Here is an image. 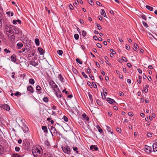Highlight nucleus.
Segmentation results:
<instances>
[{
	"label": "nucleus",
	"instance_id": "1",
	"mask_svg": "<svg viewBox=\"0 0 157 157\" xmlns=\"http://www.w3.org/2000/svg\"><path fill=\"white\" fill-rule=\"evenodd\" d=\"M32 151L34 157H40V156H39V155L36 154V153H38L39 154H41V151L38 148L36 147H34L33 148H32Z\"/></svg>",
	"mask_w": 157,
	"mask_h": 157
},
{
	"label": "nucleus",
	"instance_id": "2",
	"mask_svg": "<svg viewBox=\"0 0 157 157\" xmlns=\"http://www.w3.org/2000/svg\"><path fill=\"white\" fill-rule=\"evenodd\" d=\"M62 148L63 151L65 153L69 154L71 153L70 148L67 145H66L65 147L62 146Z\"/></svg>",
	"mask_w": 157,
	"mask_h": 157
},
{
	"label": "nucleus",
	"instance_id": "3",
	"mask_svg": "<svg viewBox=\"0 0 157 157\" xmlns=\"http://www.w3.org/2000/svg\"><path fill=\"white\" fill-rule=\"evenodd\" d=\"M48 128L50 130L52 136H53L52 134L53 133L54 134L58 133V132L57 131L56 128L54 127L51 126H49L48 127Z\"/></svg>",
	"mask_w": 157,
	"mask_h": 157
},
{
	"label": "nucleus",
	"instance_id": "4",
	"mask_svg": "<svg viewBox=\"0 0 157 157\" xmlns=\"http://www.w3.org/2000/svg\"><path fill=\"white\" fill-rule=\"evenodd\" d=\"M0 107L8 111H9L10 109V108L9 106L8 105L6 104H0Z\"/></svg>",
	"mask_w": 157,
	"mask_h": 157
},
{
	"label": "nucleus",
	"instance_id": "5",
	"mask_svg": "<svg viewBox=\"0 0 157 157\" xmlns=\"http://www.w3.org/2000/svg\"><path fill=\"white\" fill-rule=\"evenodd\" d=\"M144 151L147 153H150L151 152L152 148L151 147L145 145L144 147Z\"/></svg>",
	"mask_w": 157,
	"mask_h": 157
},
{
	"label": "nucleus",
	"instance_id": "6",
	"mask_svg": "<svg viewBox=\"0 0 157 157\" xmlns=\"http://www.w3.org/2000/svg\"><path fill=\"white\" fill-rule=\"evenodd\" d=\"M106 101L108 102V103L111 104L117 103L116 101L114 99L109 98H107L106 99Z\"/></svg>",
	"mask_w": 157,
	"mask_h": 157
},
{
	"label": "nucleus",
	"instance_id": "7",
	"mask_svg": "<svg viewBox=\"0 0 157 157\" xmlns=\"http://www.w3.org/2000/svg\"><path fill=\"white\" fill-rule=\"evenodd\" d=\"M14 31L13 32L15 34H18L20 35H21V34H22V32L20 30V29L18 28H17L16 27L15 28V29H13Z\"/></svg>",
	"mask_w": 157,
	"mask_h": 157
},
{
	"label": "nucleus",
	"instance_id": "8",
	"mask_svg": "<svg viewBox=\"0 0 157 157\" xmlns=\"http://www.w3.org/2000/svg\"><path fill=\"white\" fill-rule=\"evenodd\" d=\"M28 91L30 92V93L33 94L34 92V89L33 86L31 85L27 87Z\"/></svg>",
	"mask_w": 157,
	"mask_h": 157
},
{
	"label": "nucleus",
	"instance_id": "9",
	"mask_svg": "<svg viewBox=\"0 0 157 157\" xmlns=\"http://www.w3.org/2000/svg\"><path fill=\"white\" fill-rule=\"evenodd\" d=\"M22 128L24 133H26L29 131L28 127L25 125H24L23 127Z\"/></svg>",
	"mask_w": 157,
	"mask_h": 157
},
{
	"label": "nucleus",
	"instance_id": "10",
	"mask_svg": "<svg viewBox=\"0 0 157 157\" xmlns=\"http://www.w3.org/2000/svg\"><path fill=\"white\" fill-rule=\"evenodd\" d=\"M55 93V94L57 97L62 98V97H63H63V96H62V94L60 90L59 91Z\"/></svg>",
	"mask_w": 157,
	"mask_h": 157
},
{
	"label": "nucleus",
	"instance_id": "11",
	"mask_svg": "<svg viewBox=\"0 0 157 157\" xmlns=\"http://www.w3.org/2000/svg\"><path fill=\"white\" fill-rule=\"evenodd\" d=\"M10 58L11 60L13 62H16L17 61L16 56L15 54L13 55Z\"/></svg>",
	"mask_w": 157,
	"mask_h": 157
},
{
	"label": "nucleus",
	"instance_id": "12",
	"mask_svg": "<svg viewBox=\"0 0 157 157\" xmlns=\"http://www.w3.org/2000/svg\"><path fill=\"white\" fill-rule=\"evenodd\" d=\"M49 84L52 87V88L53 87H55V86L57 85L53 81H50L49 82Z\"/></svg>",
	"mask_w": 157,
	"mask_h": 157
},
{
	"label": "nucleus",
	"instance_id": "13",
	"mask_svg": "<svg viewBox=\"0 0 157 157\" xmlns=\"http://www.w3.org/2000/svg\"><path fill=\"white\" fill-rule=\"evenodd\" d=\"M36 89L38 91V94H41L42 93V92L41 91V88L40 86L39 85H37L36 86Z\"/></svg>",
	"mask_w": 157,
	"mask_h": 157
},
{
	"label": "nucleus",
	"instance_id": "14",
	"mask_svg": "<svg viewBox=\"0 0 157 157\" xmlns=\"http://www.w3.org/2000/svg\"><path fill=\"white\" fill-rule=\"evenodd\" d=\"M38 50L40 55H44V52L43 49L41 48H38Z\"/></svg>",
	"mask_w": 157,
	"mask_h": 157
},
{
	"label": "nucleus",
	"instance_id": "15",
	"mask_svg": "<svg viewBox=\"0 0 157 157\" xmlns=\"http://www.w3.org/2000/svg\"><path fill=\"white\" fill-rule=\"evenodd\" d=\"M90 149L95 151H97L98 150V148L97 147H96L94 145H91L90 147Z\"/></svg>",
	"mask_w": 157,
	"mask_h": 157
},
{
	"label": "nucleus",
	"instance_id": "16",
	"mask_svg": "<svg viewBox=\"0 0 157 157\" xmlns=\"http://www.w3.org/2000/svg\"><path fill=\"white\" fill-rule=\"evenodd\" d=\"M153 151L156 152L157 151V145L156 144L154 143L152 145Z\"/></svg>",
	"mask_w": 157,
	"mask_h": 157
},
{
	"label": "nucleus",
	"instance_id": "17",
	"mask_svg": "<svg viewBox=\"0 0 157 157\" xmlns=\"http://www.w3.org/2000/svg\"><path fill=\"white\" fill-rule=\"evenodd\" d=\"M29 63L30 64L32 65L34 67H36V66H37L38 64V63L34 62L33 61H30Z\"/></svg>",
	"mask_w": 157,
	"mask_h": 157
},
{
	"label": "nucleus",
	"instance_id": "18",
	"mask_svg": "<svg viewBox=\"0 0 157 157\" xmlns=\"http://www.w3.org/2000/svg\"><path fill=\"white\" fill-rule=\"evenodd\" d=\"M139 17H141L142 18L144 19L146 21H147V19L146 16L144 14L142 13H140L139 14Z\"/></svg>",
	"mask_w": 157,
	"mask_h": 157
},
{
	"label": "nucleus",
	"instance_id": "19",
	"mask_svg": "<svg viewBox=\"0 0 157 157\" xmlns=\"http://www.w3.org/2000/svg\"><path fill=\"white\" fill-rule=\"evenodd\" d=\"M42 129L44 131V133H48V129L47 127L46 126H43L41 127Z\"/></svg>",
	"mask_w": 157,
	"mask_h": 157
},
{
	"label": "nucleus",
	"instance_id": "20",
	"mask_svg": "<svg viewBox=\"0 0 157 157\" xmlns=\"http://www.w3.org/2000/svg\"><path fill=\"white\" fill-rule=\"evenodd\" d=\"M101 14L103 16L105 17H106L107 18V17L106 16L104 10L103 9L101 10Z\"/></svg>",
	"mask_w": 157,
	"mask_h": 157
},
{
	"label": "nucleus",
	"instance_id": "21",
	"mask_svg": "<svg viewBox=\"0 0 157 157\" xmlns=\"http://www.w3.org/2000/svg\"><path fill=\"white\" fill-rule=\"evenodd\" d=\"M17 48L18 49H21L23 46V44L22 43H18L16 44Z\"/></svg>",
	"mask_w": 157,
	"mask_h": 157
},
{
	"label": "nucleus",
	"instance_id": "22",
	"mask_svg": "<svg viewBox=\"0 0 157 157\" xmlns=\"http://www.w3.org/2000/svg\"><path fill=\"white\" fill-rule=\"evenodd\" d=\"M82 116L83 118H84V119H86V120L87 121H88L89 120V118L87 116L86 114L85 113H83L82 114Z\"/></svg>",
	"mask_w": 157,
	"mask_h": 157
},
{
	"label": "nucleus",
	"instance_id": "23",
	"mask_svg": "<svg viewBox=\"0 0 157 157\" xmlns=\"http://www.w3.org/2000/svg\"><path fill=\"white\" fill-rule=\"evenodd\" d=\"M97 103L98 105L100 106H102L103 105V103L102 102H101L100 100L99 99H96V100Z\"/></svg>",
	"mask_w": 157,
	"mask_h": 157
},
{
	"label": "nucleus",
	"instance_id": "24",
	"mask_svg": "<svg viewBox=\"0 0 157 157\" xmlns=\"http://www.w3.org/2000/svg\"><path fill=\"white\" fill-rule=\"evenodd\" d=\"M53 89L54 90V92L56 93L59 91H60L57 85L55 86V87H53Z\"/></svg>",
	"mask_w": 157,
	"mask_h": 157
},
{
	"label": "nucleus",
	"instance_id": "25",
	"mask_svg": "<svg viewBox=\"0 0 157 157\" xmlns=\"http://www.w3.org/2000/svg\"><path fill=\"white\" fill-rule=\"evenodd\" d=\"M29 82L31 85H33L35 83V81L33 79L31 78L29 79Z\"/></svg>",
	"mask_w": 157,
	"mask_h": 157
},
{
	"label": "nucleus",
	"instance_id": "26",
	"mask_svg": "<svg viewBox=\"0 0 157 157\" xmlns=\"http://www.w3.org/2000/svg\"><path fill=\"white\" fill-rule=\"evenodd\" d=\"M35 42L37 46H39L40 44V40L38 38H36L35 39Z\"/></svg>",
	"mask_w": 157,
	"mask_h": 157
},
{
	"label": "nucleus",
	"instance_id": "27",
	"mask_svg": "<svg viewBox=\"0 0 157 157\" xmlns=\"http://www.w3.org/2000/svg\"><path fill=\"white\" fill-rule=\"evenodd\" d=\"M146 8L147 9L149 10L150 11H152L153 9V8L152 7L148 5L146 6Z\"/></svg>",
	"mask_w": 157,
	"mask_h": 157
},
{
	"label": "nucleus",
	"instance_id": "28",
	"mask_svg": "<svg viewBox=\"0 0 157 157\" xmlns=\"http://www.w3.org/2000/svg\"><path fill=\"white\" fill-rule=\"evenodd\" d=\"M88 94L89 96V98L91 101V103H93V100L92 95L90 94V92L88 93Z\"/></svg>",
	"mask_w": 157,
	"mask_h": 157
},
{
	"label": "nucleus",
	"instance_id": "29",
	"mask_svg": "<svg viewBox=\"0 0 157 157\" xmlns=\"http://www.w3.org/2000/svg\"><path fill=\"white\" fill-rule=\"evenodd\" d=\"M4 25L5 26V29L6 30V31L7 32L8 30L9 29H10V27L9 26V25H8L7 24H4Z\"/></svg>",
	"mask_w": 157,
	"mask_h": 157
},
{
	"label": "nucleus",
	"instance_id": "30",
	"mask_svg": "<svg viewBox=\"0 0 157 157\" xmlns=\"http://www.w3.org/2000/svg\"><path fill=\"white\" fill-rule=\"evenodd\" d=\"M2 148L3 149L2 145H0V155H2L4 153V151L2 150Z\"/></svg>",
	"mask_w": 157,
	"mask_h": 157
},
{
	"label": "nucleus",
	"instance_id": "31",
	"mask_svg": "<svg viewBox=\"0 0 157 157\" xmlns=\"http://www.w3.org/2000/svg\"><path fill=\"white\" fill-rule=\"evenodd\" d=\"M76 61L77 63H79L80 64H82V61L79 58H77L76 59Z\"/></svg>",
	"mask_w": 157,
	"mask_h": 157
},
{
	"label": "nucleus",
	"instance_id": "32",
	"mask_svg": "<svg viewBox=\"0 0 157 157\" xmlns=\"http://www.w3.org/2000/svg\"><path fill=\"white\" fill-rule=\"evenodd\" d=\"M43 101L45 102H48L49 99L48 97H44L43 99Z\"/></svg>",
	"mask_w": 157,
	"mask_h": 157
},
{
	"label": "nucleus",
	"instance_id": "33",
	"mask_svg": "<svg viewBox=\"0 0 157 157\" xmlns=\"http://www.w3.org/2000/svg\"><path fill=\"white\" fill-rule=\"evenodd\" d=\"M139 48L137 44L136 43H135L134 45V48L133 49L135 51H136V50H137V48Z\"/></svg>",
	"mask_w": 157,
	"mask_h": 157
},
{
	"label": "nucleus",
	"instance_id": "34",
	"mask_svg": "<svg viewBox=\"0 0 157 157\" xmlns=\"http://www.w3.org/2000/svg\"><path fill=\"white\" fill-rule=\"evenodd\" d=\"M63 52L62 50H58L57 51V53L60 56H62Z\"/></svg>",
	"mask_w": 157,
	"mask_h": 157
},
{
	"label": "nucleus",
	"instance_id": "35",
	"mask_svg": "<svg viewBox=\"0 0 157 157\" xmlns=\"http://www.w3.org/2000/svg\"><path fill=\"white\" fill-rule=\"evenodd\" d=\"M87 34V33L86 31L83 30L82 31V35L83 37H85Z\"/></svg>",
	"mask_w": 157,
	"mask_h": 157
},
{
	"label": "nucleus",
	"instance_id": "36",
	"mask_svg": "<svg viewBox=\"0 0 157 157\" xmlns=\"http://www.w3.org/2000/svg\"><path fill=\"white\" fill-rule=\"evenodd\" d=\"M63 98V99L65 101V104H66V105L67 106V109H69L70 108H71L70 107L69 105H68L67 103V102L66 101L65 99L63 97V98Z\"/></svg>",
	"mask_w": 157,
	"mask_h": 157
},
{
	"label": "nucleus",
	"instance_id": "37",
	"mask_svg": "<svg viewBox=\"0 0 157 157\" xmlns=\"http://www.w3.org/2000/svg\"><path fill=\"white\" fill-rule=\"evenodd\" d=\"M30 45H29V44H28L27 45H26L25 48L28 51H29L30 49Z\"/></svg>",
	"mask_w": 157,
	"mask_h": 157
},
{
	"label": "nucleus",
	"instance_id": "38",
	"mask_svg": "<svg viewBox=\"0 0 157 157\" xmlns=\"http://www.w3.org/2000/svg\"><path fill=\"white\" fill-rule=\"evenodd\" d=\"M72 71L76 75H77V73L78 72V71L75 68L72 69Z\"/></svg>",
	"mask_w": 157,
	"mask_h": 157
},
{
	"label": "nucleus",
	"instance_id": "39",
	"mask_svg": "<svg viewBox=\"0 0 157 157\" xmlns=\"http://www.w3.org/2000/svg\"><path fill=\"white\" fill-rule=\"evenodd\" d=\"M97 129H98V131L100 133H101L103 132V130H102V129L99 126H98V127H97Z\"/></svg>",
	"mask_w": 157,
	"mask_h": 157
},
{
	"label": "nucleus",
	"instance_id": "40",
	"mask_svg": "<svg viewBox=\"0 0 157 157\" xmlns=\"http://www.w3.org/2000/svg\"><path fill=\"white\" fill-rule=\"evenodd\" d=\"M95 24L96 25V26L97 27L98 29V30H100L101 29H102L101 26L99 24H98V23L97 22L95 23Z\"/></svg>",
	"mask_w": 157,
	"mask_h": 157
},
{
	"label": "nucleus",
	"instance_id": "41",
	"mask_svg": "<svg viewBox=\"0 0 157 157\" xmlns=\"http://www.w3.org/2000/svg\"><path fill=\"white\" fill-rule=\"evenodd\" d=\"M45 144L46 146L48 147H49L50 146H51L50 144L49 143V142L48 140L45 141Z\"/></svg>",
	"mask_w": 157,
	"mask_h": 157
},
{
	"label": "nucleus",
	"instance_id": "42",
	"mask_svg": "<svg viewBox=\"0 0 157 157\" xmlns=\"http://www.w3.org/2000/svg\"><path fill=\"white\" fill-rule=\"evenodd\" d=\"M79 37V35L78 34H75L74 35V37L76 40H78V39Z\"/></svg>",
	"mask_w": 157,
	"mask_h": 157
},
{
	"label": "nucleus",
	"instance_id": "43",
	"mask_svg": "<svg viewBox=\"0 0 157 157\" xmlns=\"http://www.w3.org/2000/svg\"><path fill=\"white\" fill-rule=\"evenodd\" d=\"M89 3L91 6H93L94 4V3L92 0H88Z\"/></svg>",
	"mask_w": 157,
	"mask_h": 157
},
{
	"label": "nucleus",
	"instance_id": "44",
	"mask_svg": "<svg viewBox=\"0 0 157 157\" xmlns=\"http://www.w3.org/2000/svg\"><path fill=\"white\" fill-rule=\"evenodd\" d=\"M73 150L74 151L76 152V153L77 154L78 153V148L77 147H73Z\"/></svg>",
	"mask_w": 157,
	"mask_h": 157
},
{
	"label": "nucleus",
	"instance_id": "45",
	"mask_svg": "<svg viewBox=\"0 0 157 157\" xmlns=\"http://www.w3.org/2000/svg\"><path fill=\"white\" fill-rule=\"evenodd\" d=\"M13 157H20L21 156L20 155L17 154V153H14L13 155Z\"/></svg>",
	"mask_w": 157,
	"mask_h": 157
},
{
	"label": "nucleus",
	"instance_id": "46",
	"mask_svg": "<svg viewBox=\"0 0 157 157\" xmlns=\"http://www.w3.org/2000/svg\"><path fill=\"white\" fill-rule=\"evenodd\" d=\"M10 29H11V30H13L14 29H15V28L16 27V26H13L12 25H11L10 24H9Z\"/></svg>",
	"mask_w": 157,
	"mask_h": 157
},
{
	"label": "nucleus",
	"instance_id": "47",
	"mask_svg": "<svg viewBox=\"0 0 157 157\" xmlns=\"http://www.w3.org/2000/svg\"><path fill=\"white\" fill-rule=\"evenodd\" d=\"M21 94L18 91H17L14 94V95L16 96H17L18 95L21 96Z\"/></svg>",
	"mask_w": 157,
	"mask_h": 157
},
{
	"label": "nucleus",
	"instance_id": "48",
	"mask_svg": "<svg viewBox=\"0 0 157 157\" xmlns=\"http://www.w3.org/2000/svg\"><path fill=\"white\" fill-rule=\"evenodd\" d=\"M4 51L6 53H10L11 52V51L8 49L7 48H5L4 49Z\"/></svg>",
	"mask_w": 157,
	"mask_h": 157
},
{
	"label": "nucleus",
	"instance_id": "49",
	"mask_svg": "<svg viewBox=\"0 0 157 157\" xmlns=\"http://www.w3.org/2000/svg\"><path fill=\"white\" fill-rule=\"evenodd\" d=\"M110 52L112 53V54L115 55L116 54V52L113 49H111L110 50Z\"/></svg>",
	"mask_w": 157,
	"mask_h": 157
},
{
	"label": "nucleus",
	"instance_id": "50",
	"mask_svg": "<svg viewBox=\"0 0 157 157\" xmlns=\"http://www.w3.org/2000/svg\"><path fill=\"white\" fill-rule=\"evenodd\" d=\"M82 75L85 78H88V77L85 74V73L84 72H82Z\"/></svg>",
	"mask_w": 157,
	"mask_h": 157
},
{
	"label": "nucleus",
	"instance_id": "51",
	"mask_svg": "<svg viewBox=\"0 0 157 157\" xmlns=\"http://www.w3.org/2000/svg\"><path fill=\"white\" fill-rule=\"evenodd\" d=\"M63 120L66 122H67L68 119V118L66 116H64L63 118Z\"/></svg>",
	"mask_w": 157,
	"mask_h": 157
},
{
	"label": "nucleus",
	"instance_id": "52",
	"mask_svg": "<svg viewBox=\"0 0 157 157\" xmlns=\"http://www.w3.org/2000/svg\"><path fill=\"white\" fill-rule=\"evenodd\" d=\"M143 22V25L145 27L147 28L148 27V25L147 24V23L145 22V21H143L142 22Z\"/></svg>",
	"mask_w": 157,
	"mask_h": 157
},
{
	"label": "nucleus",
	"instance_id": "53",
	"mask_svg": "<svg viewBox=\"0 0 157 157\" xmlns=\"http://www.w3.org/2000/svg\"><path fill=\"white\" fill-rule=\"evenodd\" d=\"M11 37V40L12 41H14L15 40V36H14V34L11 35L10 36Z\"/></svg>",
	"mask_w": 157,
	"mask_h": 157
},
{
	"label": "nucleus",
	"instance_id": "54",
	"mask_svg": "<svg viewBox=\"0 0 157 157\" xmlns=\"http://www.w3.org/2000/svg\"><path fill=\"white\" fill-rule=\"evenodd\" d=\"M15 150L16 151H17V152H18L20 150V148L19 147H17V146H16L15 147Z\"/></svg>",
	"mask_w": 157,
	"mask_h": 157
},
{
	"label": "nucleus",
	"instance_id": "55",
	"mask_svg": "<svg viewBox=\"0 0 157 157\" xmlns=\"http://www.w3.org/2000/svg\"><path fill=\"white\" fill-rule=\"evenodd\" d=\"M116 129L118 132L119 133H121V130L120 128L117 127L116 128Z\"/></svg>",
	"mask_w": 157,
	"mask_h": 157
},
{
	"label": "nucleus",
	"instance_id": "56",
	"mask_svg": "<svg viewBox=\"0 0 157 157\" xmlns=\"http://www.w3.org/2000/svg\"><path fill=\"white\" fill-rule=\"evenodd\" d=\"M148 89L146 87H144V89L142 90V91L143 92H145V93H147L148 92Z\"/></svg>",
	"mask_w": 157,
	"mask_h": 157
},
{
	"label": "nucleus",
	"instance_id": "57",
	"mask_svg": "<svg viewBox=\"0 0 157 157\" xmlns=\"http://www.w3.org/2000/svg\"><path fill=\"white\" fill-rule=\"evenodd\" d=\"M106 129H107V131L108 132H111L110 127L108 126H107V125L106 126Z\"/></svg>",
	"mask_w": 157,
	"mask_h": 157
},
{
	"label": "nucleus",
	"instance_id": "58",
	"mask_svg": "<svg viewBox=\"0 0 157 157\" xmlns=\"http://www.w3.org/2000/svg\"><path fill=\"white\" fill-rule=\"evenodd\" d=\"M122 59L124 62H126L128 61L127 59L124 56L122 57Z\"/></svg>",
	"mask_w": 157,
	"mask_h": 157
},
{
	"label": "nucleus",
	"instance_id": "59",
	"mask_svg": "<svg viewBox=\"0 0 157 157\" xmlns=\"http://www.w3.org/2000/svg\"><path fill=\"white\" fill-rule=\"evenodd\" d=\"M96 45L99 48H101L102 47L101 44L99 43H98Z\"/></svg>",
	"mask_w": 157,
	"mask_h": 157
},
{
	"label": "nucleus",
	"instance_id": "60",
	"mask_svg": "<svg viewBox=\"0 0 157 157\" xmlns=\"http://www.w3.org/2000/svg\"><path fill=\"white\" fill-rule=\"evenodd\" d=\"M25 65L27 67H28L29 65V63H28V61H27L26 60L25 61Z\"/></svg>",
	"mask_w": 157,
	"mask_h": 157
},
{
	"label": "nucleus",
	"instance_id": "61",
	"mask_svg": "<svg viewBox=\"0 0 157 157\" xmlns=\"http://www.w3.org/2000/svg\"><path fill=\"white\" fill-rule=\"evenodd\" d=\"M119 95L121 96H123L124 95V94L121 91H119Z\"/></svg>",
	"mask_w": 157,
	"mask_h": 157
},
{
	"label": "nucleus",
	"instance_id": "62",
	"mask_svg": "<svg viewBox=\"0 0 157 157\" xmlns=\"http://www.w3.org/2000/svg\"><path fill=\"white\" fill-rule=\"evenodd\" d=\"M96 4L100 6H102L101 4L99 1H97L96 2Z\"/></svg>",
	"mask_w": 157,
	"mask_h": 157
},
{
	"label": "nucleus",
	"instance_id": "63",
	"mask_svg": "<svg viewBox=\"0 0 157 157\" xmlns=\"http://www.w3.org/2000/svg\"><path fill=\"white\" fill-rule=\"evenodd\" d=\"M91 83L90 82L88 81L87 82V84L89 86H90L91 88H92L93 87V86L92 85H91Z\"/></svg>",
	"mask_w": 157,
	"mask_h": 157
},
{
	"label": "nucleus",
	"instance_id": "64",
	"mask_svg": "<svg viewBox=\"0 0 157 157\" xmlns=\"http://www.w3.org/2000/svg\"><path fill=\"white\" fill-rule=\"evenodd\" d=\"M69 8L71 10H73L74 9V7L71 4H70L69 6Z\"/></svg>",
	"mask_w": 157,
	"mask_h": 157
}]
</instances>
